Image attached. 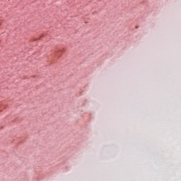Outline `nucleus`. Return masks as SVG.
Here are the masks:
<instances>
[{
  "label": "nucleus",
  "instance_id": "obj_1",
  "mask_svg": "<svg viewBox=\"0 0 181 181\" xmlns=\"http://www.w3.org/2000/svg\"><path fill=\"white\" fill-rule=\"evenodd\" d=\"M136 29H138V26L136 27Z\"/></svg>",
  "mask_w": 181,
  "mask_h": 181
}]
</instances>
